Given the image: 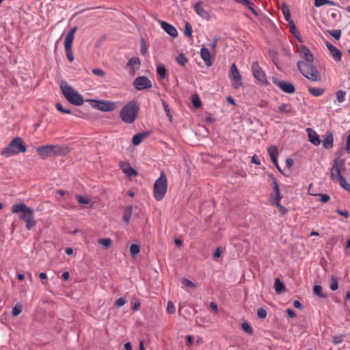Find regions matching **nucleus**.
Wrapping results in <instances>:
<instances>
[{
  "label": "nucleus",
  "mask_w": 350,
  "mask_h": 350,
  "mask_svg": "<svg viewBox=\"0 0 350 350\" xmlns=\"http://www.w3.org/2000/svg\"><path fill=\"white\" fill-rule=\"evenodd\" d=\"M70 152V148L66 145H45L36 148V152L42 159L47 157L66 156Z\"/></svg>",
  "instance_id": "nucleus-1"
},
{
  "label": "nucleus",
  "mask_w": 350,
  "mask_h": 350,
  "mask_svg": "<svg viewBox=\"0 0 350 350\" xmlns=\"http://www.w3.org/2000/svg\"><path fill=\"white\" fill-rule=\"evenodd\" d=\"M139 110V107L137 102L130 101L121 109L120 117L124 123L131 124L135 120Z\"/></svg>",
  "instance_id": "nucleus-2"
},
{
  "label": "nucleus",
  "mask_w": 350,
  "mask_h": 350,
  "mask_svg": "<svg viewBox=\"0 0 350 350\" xmlns=\"http://www.w3.org/2000/svg\"><path fill=\"white\" fill-rule=\"evenodd\" d=\"M167 191V178L165 173L161 171L160 176L155 180L153 185V196L157 201H161Z\"/></svg>",
  "instance_id": "nucleus-3"
},
{
  "label": "nucleus",
  "mask_w": 350,
  "mask_h": 350,
  "mask_svg": "<svg viewBox=\"0 0 350 350\" xmlns=\"http://www.w3.org/2000/svg\"><path fill=\"white\" fill-rule=\"evenodd\" d=\"M61 90L64 97L69 103L77 106L83 104V96L70 85L67 83H62Z\"/></svg>",
  "instance_id": "nucleus-4"
},
{
  "label": "nucleus",
  "mask_w": 350,
  "mask_h": 350,
  "mask_svg": "<svg viewBox=\"0 0 350 350\" xmlns=\"http://www.w3.org/2000/svg\"><path fill=\"white\" fill-rule=\"evenodd\" d=\"M25 151L26 147L23 139L15 137L10 142L8 147L2 150L1 154L5 157H9L21 152H25Z\"/></svg>",
  "instance_id": "nucleus-5"
},
{
  "label": "nucleus",
  "mask_w": 350,
  "mask_h": 350,
  "mask_svg": "<svg viewBox=\"0 0 350 350\" xmlns=\"http://www.w3.org/2000/svg\"><path fill=\"white\" fill-rule=\"evenodd\" d=\"M297 68L299 72L308 79L312 81H321V75L317 69L310 63L298 62Z\"/></svg>",
  "instance_id": "nucleus-6"
},
{
  "label": "nucleus",
  "mask_w": 350,
  "mask_h": 350,
  "mask_svg": "<svg viewBox=\"0 0 350 350\" xmlns=\"http://www.w3.org/2000/svg\"><path fill=\"white\" fill-rule=\"evenodd\" d=\"M12 212L13 213H19V218L21 220L25 221L34 214L33 210L28 207L25 203L21 202L15 204L12 206Z\"/></svg>",
  "instance_id": "nucleus-7"
},
{
  "label": "nucleus",
  "mask_w": 350,
  "mask_h": 350,
  "mask_svg": "<svg viewBox=\"0 0 350 350\" xmlns=\"http://www.w3.org/2000/svg\"><path fill=\"white\" fill-rule=\"evenodd\" d=\"M77 29V27L76 26L73 27L66 34L64 40V47L66 57L70 62L74 61V54L72 50V45Z\"/></svg>",
  "instance_id": "nucleus-8"
},
{
  "label": "nucleus",
  "mask_w": 350,
  "mask_h": 350,
  "mask_svg": "<svg viewBox=\"0 0 350 350\" xmlns=\"http://www.w3.org/2000/svg\"><path fill=\"white\" fill-rule=\"evenodd\" d=\"M228 77L231 81V85L233 88L237 90L242 87V77L235 63L231 65Z\"/></svg>",
  "instance_id": "nucleus-9"
},
{
  "label": "nucleus",
  "mask_w": 350,
  "mask_h": 350,
  "mask_svg": "<svg viewBox=\"0 0 350 350\" xmlns=\"http://www.w3.org/2000/svg\"><path fill=\"white\" fill-rule=\"evenodd\" d=\"M344 159L337 158L334 160V164L331 169V177L334 181L338 182L341 179V178L343 177L341 175V171L344 168Z\"/></svg>",
  "instance_id": "nucleus-10"
},
{
  "label": "nucleus",
  "mask_w": 350,
  "mask_h": 350,
  "mask_svg": "<svg viewBox=\"0 0 350 350\" xmlns=\"http://www.w3.org/2000/svg\"><path fill=\"white\" fill-rule=\"evenodd\" d=\"M91 101L95 103L93 105L94 108L102 111H112L117 108V104L115 102L94 100H92Z\"/></svg>",
  "instance_id": "nucleus-11"
},
{
  "label": "nucleus",
  "mask_w": 350,
  "mask_h": 350,
  "mask_svg": "<svg viewBox=\"0 0 350 350\" xmlns=\"http://www.w3.org/2000/svg\"><path fill=\"white\" fill-rule=\"evenodd\" d=\"M252 70L255 79L258 81L259 84H267L266 75L256 62H253L252 65Z\"/></svg>",
  "instance_id": "nucleus-12"
},
{
  "label": "nucleus",
  "mask_w": 350,
  "mask_h": 350,
  "mask_svg": "<svg viewBox=\"0 0 350 350\" xmlns=\"http://www.w3.org/2000/svg\"><path fill=\"white\" fill-rule=\"evenodd\" d=\"M133 86L137 90H142L152 87V82L150 80L144 76L137 77L133 81Z\"/></svg>",
  "instance_id": "nucleus-13"
},
{
  "label": "nucleus",
  "mask_w": 350,
  "mask_h": 350,
  "mask_svg": "<svg viewBox=\"0 0 350 350\" xmlns=\"http://www.w3.org/2000/svg\"><path fill=\"white\" fill-rule=\"evenodd\" d=\"M194 10L196 14L202 17L203 19L206 21L210 20L211 16L208 12L204 9L203 6V3L202 1H198L194 4L193 6Z\"/></svg>",
  "instance_id": "nucleus-14"
},
{
  "label": "nucleus",
  "mask_w": 350,
  "mask_h": 350,
  "mask_svg": "<svg viewBox=\"0 0 350 350\" xmlns=\"http://www.w3.org/2000/svg\"><path fill=\"white\" fill-rule=\"evenodd\" d=\"M140 66V59L135 57L131 58L126 64V66L129 69V73L131 75H135L136 71L139 69Z\"/></svg>",
  "instance_id": "nucleus-15"
},
{
  "label": "nucleus",
  "mask_w": 350,
  "mask_h": 350,
  "mask_svg": "<svg viewBox=\"0 0 350 350\" xmlns=\"http://www.w3.org/2000/svg\"><path fill=\"white\" fill-rule=\"evenodd\" d=\"M325 45L330 52L332 57L337 62H340L342 58L341 51L329 42L326 41Z\"/></svg>",
  "instance_id": "nucleus-16"
},
{
  "label": "nucleus",
  "mask_w": 350,
  "mask_h": 350,
  "mask_svg": "<svg viewBox=\"0 0 350 350\" xmlns=\"http://www.w3.org/2000/svg\"><path fill=\"white\" fill-rule=\"evenodd\" d=\"M299 52L300 56L307 62L306 63H311L313 62V55L306 46L301 45L299 48Z\"/></svg>",
  "instance_id": "nucleus-17"
},
{
  "label": "nucleus",
  "mask_w": 350,
  "mask_h": 350,
  "mask_svg": "<svg viewBox=\"0 0 350 350\" xmlns=\"http://www.w3.org/2000/svg\"><path fill=\"white\" fill-rule=\"evenodd\" d=\"M200 57L205 62L207 66H211L213 64L211 61V51L205 46H202L200 49Z\"/></svg>",
  "instance_id": "nucleus-18"
},
{
  "label": "nucleus",
  "mask_w": 350,
  "mask_h": 350,
  "mask_svg": "<svg viewBox=\"0 0 350 350\" xmlns=\"http://www.w3.org/2000/svg\"><path fill=\"white\" fill-rule=\"evenodd\" d=\"M276 85L278 88H280L283 92L292 94L295 92L294 85L289 82L280 81L276 83Z\"/></svg>",
  "instance_id": "nucleus-19"
},
{
  "label": "nucleus",
  "mask_w": 350,
  "mask_h": 350,
  "mask_svg": "<svg viewBox=\"0 0 350 350\" xmlns=\"http://www.w3.org/2000/svg\"><path fill=\"white\" fill-rule=\"evenodd\" d=\"M161 27L171 36L176 37L178 36V31L170 23L165 21H161Z\"/></svg>",
  "instance_id": "nucleus-20"
},
{
  "label": "nucleus",
  "mask_w": 350,
  "mask_h": 350,
  "mask_svg": "<svg viewBox=\"0 0 350 350\" xmlns=\"http://www.w3.org/2000/svg\"><path fill=\"white\" fill-rule=\"evenodd\" d=\"M309 141L315 146H319L321 144V139L319 135L313 129L308 128L306 129Z\"/></svg>",
  "instance_id": "nucleus-21"
},
{
  "label": "nucleus",
  "mask_w": 350,
  "mask_h": 350,
  "mask_svg": "<svg viewBox=\"0 0 350 350\" xmlns=\"http://www.w3.org/2000/svg\"><path fill=\"white\" fill-rule=\"evenodd\" d=\"M273 180V193L271 196V200H281L282 196L280 194L279 185L275 178L271 176Z\"/></svg>",
  "instance_id": "nucleus-22"
},
{
  "label": "nucleus",
  "mask_w": 350,
  "mask_h": 350,
  "mask_svg": "<svg viewBox=\"0 0 350 350\" xmlns=\"http://www.w3.org/2000/svg\"><path fill=\"white\" fill-rule=\"evenodd\" d=\"M120 167L128 176L131 177L137 174V171L133 168L129 164L120 163Z\"/></svg>",
  "instance_id": "nucleus-23"
},
{
  "label": "nucleus",
  "mask_w": 350,
  "mask_h": 350,
  "mask_svg": "<svg viewBox=\"0 0 350 350\" xmlns=\"http://www.w3.org/2000/svg\"><path fill=\"white\" fill-rule=\"evenodd\" d=\"M322 142L323 146L325 148L329 149L332 148L334 142V137L332 133L330 131H327Z\"/></svg>",
  "instance_id": "nucleus-24"
},
{
  "label": "nucleus",
  "mask_w": 350,
  "mask_h": 350,
  "mask_svg": "<svg viewBox=\"0 0 350 350\" xmlns=\"http://www.w3.org/2000/svg\"><path fill=\"white\" fill-rule=\"evenodd\" d=\"M148 136L146 133H140L135 135L133 137V144L134 146H138L141 142Z\"/></svg>",
  "instance_id": "nucleus-25"
},
{
  "label": "nucleus",
  "mask_w": 350,
  "mask_h": 350,
  "mask_svg": "<svg viewBox=\"0 0 350 350\" xmlns=\"http://www.w3.org/2000/svg\"><path fill=\"white\" fill-rule=\"evenodd\" d=\"M281 10L286 21L289 22L292 21L291 19V12L288 5H286V3H282L281 5Z\"/></svg>",
  "instance_id": "nucleus-26"
},
{
  "label": "nucleus",
  "mask_w": 350,
  "mask_h": 350,
  "mask_svg": "<svg viewBox=\"0 0 350 350\" xmlns=\"http://www.w3.org/2000/svg\"><path fill=\"white\" fill-rule=\"evenodd\" d=\"M308 92L314 96H320L325 92V89L321 88L309 87Z\"/></svg>",
  "instance_id": "nucleus-27"
},
{
  "label": "nucleus",
  "mask_w": 350,
  "mask_h": 350,
  "mask_svg": "<svg viewBox=\"0 0 350 350\" xmlns=\"http://www.w3.org/2000/svg\"><path fill=\"white\" fill-rule=\"evenodd\" d=\"M278 111L281 113H290L292 111L291 105L289 103H284L278 107Z\"/></svg>",
  "instance_id": "nucleus-28"
},
{
  "label": "nucleus",
  "mask_w": 350,
  "mask_h": 350,
  "mask_svg": "<svg viewBox=\"0 0 350 350\" xmlns=\"http://www.w3.org/2000/svg\"><path fill=\"white\" fill-rule=\"evenodd\" d=\"M132 211H133V207L131 206H129L126 207L124 214H123V216H122V219L126 223L129 222L131 215H132Z\"/></svg>",
  "instance_id": "nucleus-29"
},
{
  "label": "nucleus",
  "mask_w": 350,
  "mask_h": 350,
  "mask_svg": "<svg viewBox=\"0 0 350 350\" xmlns=\"http://www.w3.org/2000/svg\"><path fill=\"white\" fill-rule=\"evenodd\" d=\"M140 251L139 245L137 244H132L130 246V253L133 258H135Z\"/></svg>",
  "instance_id": "nucleus-30"
},
{
  "label": "nucleus",
  "mask_w": 350,
  "mask_h": 350,
  "mask_svg": "<svg viewBox=\"0 0 350 350\" xmlns=\"http://www.w3.org/2000/svg\"><path fill=\"white\" fill-rule=\"evenodd\" d=\"M329 288L332 291H336L338 288V278L335 275H332L331 276V283Z\"/></svg>",
  "instance_id": "nucleus-31"
},
{
  "label": "nucleus",
  "mask_w": 350,
  "mask_h": 350,
  "mask_svg": "<svg viewBox=\"0 0 350 350\" xmlns=\"http://www.w3.org/2000/svg\"><path fill=\"white\" fill-rule=\"evenodd\" d=\"M274 286L277 293H281L285 289L284 284L280 280L279 278L275 280Z\"/></svg>",
  "instance_id": "nucleus-32"
},
{
  "label": "nucleus",
  "mask_w": 350,
  "mask_h": 350,
  "mask_svg": "<svg viewBox=\"0 0 350 350\" xmlns=\"http://www.w3.org/2000/svg\"><path fill=\"white\" fill-rule=\"evenodd\" d=\"M25 221L26 222L25 227L27 230H31L32 228H33L36 224V221L35 220L34 214L33 215V216L30 217Z\"/></svg>",
  "instance_id": "nucleus-33"
},
{
  "label": "nucleus",
  "mask_w": 350,
  "mask_h": 350,
  "mask_svg": "<svg viewBox=\"0 0 350 350\" xmlns=\"http://www.w3.org/2000/svg\"><path fill=\"white\" fill-rule=\"evenodd\" d=\"M313 292L319 297H321V298H326L327 297V295L322 293V286L320 285H315L313 287Z\"/></svg>",
  "instance_id": "nucleus-34"
},
{
  "label": "nucleus",
  "mask_w": 350,
  "mask_h": 350,
  "mask_svg": "<svg viewBox=\"0 0 350 350\" xmlns=\"http://www.w3.org/2000/svg\"><path fill=\"white\" fill-rule=\"evenodd\" d=\"M157 75L161 78L165 79L167 75L166 69L164 65H159L157 68Z\"/></svg>",
  "instance_id": "nucleus-35"
},
{
  "label": "nucleus",
  "mask_w": 350,
  "mask_h": 350,
  "mask_svg": "<svg viewBox=\"0 0 350 350\" xmlns=\"http://www.w3.org/2000/svg\"><path fill=\"white\" fill-rule=\"evenodd\" d=\"M268 153L271 157V159L276 158L278 154V148L275 146H271L268 148Z\"/></svg>",
  "instance_id": "nucleus-36"
},
{
  "label": "nucleus",
  "mask_w": 350,
  "mask_h": 350,
  "mask_svg": "<svg viewBox=\"0 0 350 350\" xmlns=\"http://www.w3.org/2000/svg\"><path fill=\"white\" fill-rule=\"evenodd\" d=\"M337 100L342 103L345 100L346 92L342 90H338L336 93Z\"/></svg>",
  "instance_id": "nucleus-37"
},
{
  "label": "nucleus",
  "mask_w": 350,
  "mask_h": 350,
  "mask_svg": "<svg viewBox=\"0 0 350 350\" xmlns=\"http://www.w3.org/2000/svg\"><path fill=\"white\" fill-rule=\"evenodd\" d=\"M23 310V306L21 304H16L12 308V314L14 317H16L21 314Z\"/></svg>",
  "instance_id": "nucleus-38"
},
{
  "label": "nucleus",
  "mask_w": 350,
  "mask_h": 350,
  "mask_svg": "<svg viewBox=\"0 0 350 350\" xmlns=\"http://www.w3.org/2000/svg\"><path fill=\"white\" fill-rule=\"evenodd\" d=\"M185 36L192 38V27L189 22L185 23V29L184 31Z\"/></svg>",
  "instance_id": "nucleus-39"
},
{
  "label": "nucleus",
  "mask_w": 350,
  "mask_h": 350,
  "mask_svg": "<svg viewBox=\"0 0 350 350\" xmlns=\"http://www.w3.org/2000/svg\"><path fill=\"white\" fill-rule=\"evenodd\" d=\"M76 199L81 204H88L90 202V200L86 196L77 195Z\"/></svg>",
  "instance_id": "nucleus-40"
},
{
  "label": "nucleus",
  "mask_w": 350,
  "mask_h": 350,
  "mask_svg": "<svg viewBox=\"0 0 350 350\" xmlns=\"http://www.w3.org/2000/svg\"><path fill=\"white\" fill-rule=\"evenodd\" d=\"M176 62L178 64L181 66H185V64L187 62V58L185 56L183 53H180L176 58Z\"/></svg>",
  "instance_id": "nucleus-41"
},
{
  "label": "nucleus",
  "mask_w": 350,
  "mask_h": 350,
  "mask_svg": "<svg viewBox=\"0 0 350 350\" xmlns=\"http://www.w3.org/2000/svg\"><path fill=\"white\" fill-rule=\"evenodd\" d=\"M191 101H192L193 106L196 108H199L201 107L202 104H201V101H200V99L198 97V96H197V95L192 96Z\"/></svg>",
  "instance_id": "nucleus-42"
},
{
  "label": "nucleus",
  "mask_w": 350,
  "mask_h": 350,
  "mask_svg": "<svg viewBox=\"0 0 350 350\" xmlns=\"http://www.w3.org/2000/svg\"><path fill=\"white\" fill-rule=\"evenodd\" d=\"M241 327L244 330V332H245L247 334H252L253 329H252V327L247 323H245V322L241 324Z\"/></svg>",
  "instance_id": "nucleus-43"
},
{
  "label": "nucleus",
  "mask_w": 350,
  "mask_h": 350,
  "mask_svg": "<svg viewBox=\"0 0 350 350\" xmlns=\"http://www.w3.org/2000/svg\"><path fill=\"white\" fill-rule=\"evenodd\" d=\"M328 33L336 40H339L341 36V31L339 29L328 30Z\"/></svg>",
  "instance_id": "nucleus-44"
},
{
  "label": "nucleus",
  "mask_w": 350,
  "mask_h": 350,
  "mask_svg": "<svg viewBox=\"0 0 350 350\" xmlns=\"http://www.w3.org/2000/svg\"><path fill=\"white\" fill-rule=\"evenodd\" d=\"M338 182L344 189L347 191H350V184L346 181L344 177L341 178V179Z\"/></svg>",
  "instance_id": "nucleus-45"
},
{
  "label": "nucleus",
  "mask_w": 350,
  "mask_h": 350,
  "mask_svg": "<svg viewBox=\"0 0 350 350\" xmlns=\"http://www.w3.org/2000/svg\"><path fill=\"white\" fill-rule=\"evenodd\" d=\"M55 107L59 111H60L62 113H67V114L71 113V111L70 109H64L60 103H56Z\"/></svg>",
  "instance_id": "nucleus-46"
},
{
  "label": "nucleus",
  "mask_w": 350,
  "mask_h": 350,
  "mask_svg": "<svg viewBox=\"0 0 350 350\" xmlns=\"http://www.w3.org/2000/svg\"><path fill=\"white\" fill-rule=\"evenodd\" d=\"M175 311H176V308H175L174 304L172 303V301H168L167 306V312L169 314H174L175 312Z\"/></svg>",
  "instance_id": "nucleus-47"
},
{
  "label": "nucleus",
  "mask_w": 350,
  "mask_h": 350,
  "mask_svg": "<svg viewBox=\"0 0 350 350\" xmlns=\"http://www.w3.org/2000/svg\"><path fill=\"white\" fill-rule=\"evenodd\" d=\"M92 73L98 77H104L105 76V72L101 69L94 68L92 70Z\"/></svg>",
  "instance_id": "nucleus-48"
},
{
  "label": "nucleus",
  "mask_w": 350,
  "mask_h": 350,
  "mask_svg": "<svg viewBox=\"0 0 350 350\" xmlns=\"http://www.w3.org/2000/svg\"><path fill=\"white\" fill-rule=\"evenodd\" d=\"M219 41V38H214L210 46H211V53L214 55L215 53V49L217 47V42Z\"/></svg>",
  "instance_id": "nucleus-49"
},
{
  "label": "nucleus",
  "mask_w": 350,
  "mask_h": 350,
  "mask_svg": "<svg viewBox=\"0 0 350 350\" xmlns=\"http://www.w3.org/2000/svg\"><path fill=\"white\" fill-rule=\"evenodd\" d=\"M126 303V300L124 297L118 298L116 301L114 305L118 307H122Z\"/></svg>",
  "instance_id": "nucleus-50"
},
{
  "label": "nucleus",
  "mask_w": 350,
  "mask_h": 350,
  "mask_svg": "<svg viewBox=\"0 0 350 350\" xmlns=\"http://www.w3.org/2000/svg\"><path fill=\"white\" fill-rule=\"evenodd\" d=\"M148 50V47L144 39L141 40V53L145 55Z\"/></svg>",
  "instance_id": "nucleus-51"
},
{
  "label": "nucleus",
  "mask_w": 350,
  "mask_h": 350,
  "mask_svg": "<svg viewBox=\"0 0 350 350\" xmlns=\"http://www.w3.org/2000/svg\"><path fill=\"white\" fill-rule=\"evenodd\" d=\"M224 248L222 247H217L213 253L214 258H219L221 255V253L224 252Z\"/></svg>",
  "instance_id": "nucleus-52"
},
{
  "label": "nucleus",
  "mask_w": 350,
  "mask_h": 350,
  "mask_svg": "<svg viewBox=\"0 0 350 350\" xmlns=\"http://www.w3.org/2000/svg\"><path fill=\"white\" fill-rule=\"evenodd\" d=\"M288 23L291 32L297 38L296 25L295 23L293 21H291Z\"/></svg>",
  "instance_id": "nucleus-53"
},
{
  "label": "nucleus",
  "mask_w": 350,
  "mask_h": 350,
  "mask_svg": "<svg viewBox=\"0 0 350 350\" xmlns=\"http://www.w3.org/2000/svg\"><path fill=\"white\" fill-rule=\"evenodd\" d=\"M317 196L320 197L319 200L323 203L327 202L330 198L329 196L325 193H319Z\"/></svg>",
  "instance_id": "nucleus-54"
},
{
  "label": "nucleus",
  "mask_w": 350,
  "mask_h": 350,
  "mask_svg": "<svg viewBox=\"0 0 350 350\" xmlns=\"http://www.w3.org/2000/svg\"><path fill=\"white\" fill-rule=\"evenodd\" d=\"M258 317L260 319H265L267 317V311L264 308H259L257 311Z\"/></svg>",
  "instance_id": "nucleus-55"
},
{
  "label": "nucleus",
  "mask_w": 350,
  "mask_h": 350,
  "mask_svg": "<svg viewBox=\"0 0 350 350\" xmlns=\"http://www.w3.org/2000/svg\"><path fill=\"white\" fill-rule=\"evenodd\" d=\"M182 283L187 286H189V287H191V288H194L196 287V284L191 280H188V279H186V278H183V280H182Z\"/></svg>",
  "instance_id": "nucleus-56"
},
{
  "label": "nucleus",
  "mask_w": 350,
  "mask_h": 350,
  "mask_svg": "<svg viewBox=\"0 0 350 350\" xmlns=\"http://www.w3.org/2000/svg\"><path fill=\"white\" fill-rule=\"evenodd\" d=\"M343 341V336L342 335L335 336L332 338V342L337 345L340 344Z\"/></svg>",
  "instance_id": "nucleus-57"
},
{
  "label": "nucleus",
  "mask_w": 350,
  "mask_h": 350,
  "mask_svg": "<svg viewBox=\"0 0 350 350\" xmlns=\"http://www.w3.org/2000/svg\"><path fill=\"white\" fill-rule=\"evenodd\" d=\"M326 3H327V0H314V4L315 7H321L326 5Z\"/></svg>",
  "instance_id": "nucleus-58"
},
{
  "label": "nucleus",
  "mask_w": 350,
  "mask_h": 350,
  "mask_svg": "<svg viewBox=\"0 0 350 350\" xmlns=\"http://www.w3.org/2000/svg\"><path fill=\"white\" fill-rule=\"evenodd\" d=\"M337 213L341 216H344L345 217H348L349 216V212L347 210H340L338 209L336 211Z\"/></svg>",
  "instance_id": "nucleus-59"
},
{
  "label": "nucleus",
  "mask_w": 350,
  "mask_h": 350,
  "mask_svg": "<svg viewBox=\"0 0 350 350\" xmlns=\"http://www.w3.org/2000/svg\"><path fill=\"white\" fill-rule=\"evenodd\" d=\"M346 150L350 154V134L347 136L346 143Z\"/></svg>",
  "instance_id": "nucleus-60"
},
{
  "label": "nucleus",
  "mask_w": 350,
  "mask_h": 350,
  "mask_svg": "<svg viewBox=\"0 0 350 350\" xmlns=\"http://www.w3.org/2000/svg\"><path fill=\"white\" fill-rule=\"evenodd\" d=\"M210 308L215 312H218V307L217 305L215 302H211Z\"/></svg>",
  "instance_id": "nucleus-61"
},
{
  "label": "nucleus",
  "mask_w": 350,
  "mask_h": 350,
  "mask_svg": "<svg viewBox=\"0 0 350 350\" xmlns=\"http://www.w3.org/2000/svg\"><path fill=\"white\" fill-rule=\"evenodd\" d=\"M279 212L281 213L282 215H284L286 213V208L283 206L282 204L278 207Z\"/></svg>",
  "instance_id": "nucleus-62"
},
{
  "label": "nucleus",
  "mask_w": 350,
  "mask_h": 350,
  "mask_svg": "<svg viewBox=\"0 0 350 350\" xmlns=\"http://www.w3.org/2000/svg\"><path fill=\"white\" fill-rule=\"evenodd\" d=\"M286 312L290 318H294L296 316L295 312L292 309H287Z\"/></svg>",
  "instance_id": "nucleus-63"
},
{
  "label": "nucleus",
  "mask_w": 350,
  "mask_h": 350,
  "mask_svg": "<svg viewBox=\"0 0 350 350\" xmlns=\"http://www.w3.org/2000/svg\"><path fill=\"white\" fill-rule=\"evenodd\" d=\"M293 306L296 308H298V309H301L302 308V305L300 303L299 301L298 300H295L293 301Z\"/></svg>",
  "instance_id": "nucleus-64"
}]
</instances>
